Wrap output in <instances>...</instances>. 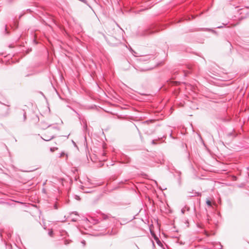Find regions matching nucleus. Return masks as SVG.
Masks as SVG:
<instances>
[{
	"label": "nucleus",
	"instance_id": "obj_24",
	"mask_svg": "<svg viewBox=\"0 0 249 249\" xmlns=\"http://www.w3.org/2000/svg\"><path fill=\"white\" fill-rule=\"evenodd\" d=\"M74 214L75 215H78V213L77 212H72L71 214Z\"/></svg>",
	"mask_w": 249,
	"mask_h": 249
},
{
	"label": "nucleus",
	"instance_id": "obj_10",
	"mask_svg": "<svg viewBox=\"0 0 249 249\" xmlns=\"http://www.w3.org/2000/svg\"><path fill=\"white\" fill-rule=\"evenodd\" d=\"M178 183L179 184V185H181V176H180V174H181V173L180 172H178Z\"/></svg>",
	"mask_w": 249,
	"mask_h": 249
},
{
	"label": "nucleus",
	"instance_id": "obj_25",
	"mask_svg": "<svg viewBox=\"0 0 249 249\" xmlns=\"http://www.w3.org/2000/svg\"><path fill=\"white\" fill-rule=\"evenodd\" d=\"M71 221H73V222H75V221H77V219L74 218H71Z\"/></svg>",
	"mask_w": 249,
	"mask_h": 249
},
{
	"label": "nucleus",
	"instance_id": "obj_12",
	"mask_svg": "<svg viewBox=\"0 0 249 249\" xmlns=\"http://www.w3.org/2000/svg\"><path fill=\"white\" fill-rule=\"evenodd\" d=\"M151 233L152 236H153L154 239L156 241L157 240V239H159L158 237L154 233H152V231H151Z\"/></svg>",
	"mask_w": 249,
	"mask_h": 249
},
{
	"label": "nucleus",
	"instance_id": "obj_28",
	"mask_svg": "<svg viewBox=\"0 0 249 249\" xmlns=\"http://www.w3.org/2000/svg\"><path fill=\"white\" fill-rule=\"evenodd\" d=\"M54 209H58V207H57V205H56V204H55V205H54Z\"/></svg>",
	"mask_w": 249,
	"mask_h": 249
},
{
	"label": "nucleus",
	"instance_id": "obj_17",
	"mask_svg": "<svg viewBox=\"0 0 249 249\" xmlns=\"http://www.w3.org/2000/svg\"><path fill=\"white\" fill-rule=\"evenodd\" d=\"M79 1L83 2L85 4H88V3H87V1L86 0H79Z\"/></svg>",
	"mask_w": 249,
	"mask_h": 249
},
{
	"label": "nucleus",
	"instance_id": "obj_27",
	"mask_svg": "<svg viewBox=\"0 0 249 249\" xmlns=\"http://www.w3.org/2000/svg\"><path fill=\"white\" fill-rule=\"evenodd\" d=\"M53 129H57V130H59V129L58 128V127H57V126H53Z\"/></svg>",
	"mask_w": 249,
	"mask_h": 249
},
{
	"label": "nucleus",
	"instance_id": "obj_31",
	"mask_svg": "<svg viewBox=\"0 0 249 249\" xmlns=\"http://www.w3.org/2000/svg\"><path fill=\"white\" fill-rule=\"evenodd\" d=\"M72 142L73 143V144H74L75 146H76L75 143L72 141Z\"/></svg>",
	"mask_w": 249,
	"mask_h": 249
},
{
	"label": "nucleus",
	"instance_id": "obj_22",
	"mask_svg": "<svg viewBox=\"0 0 249 249\" xmlns=\"http://www.w3.org/2000/svg\"><path fill=\"white\" fill-rule=\"evenodd\" d=\"M81 243L84 246H85L86 245V241L83 240L81 241Z\"/></svg>",
	"mask_w": 249,
	"mask_h": 249
},
{
	"label": "nucleus",
	"instance_id": "obj_3",
	"mask_svg": "<svg viewBox=\"0 0 249 249\" xmlns=\"http://www.w3.org/2000/svg\"><path fill=\"white\" fill-rule=\"evenodd\" d=\"M107 39L108 43L112 46H116L120 42L119 40L117 39L115 37L112 36H108L107 37Z\"/></svg>",
	"mask_w": 249,
	"mask_h": 249
},
{
	"label": "nucleus",
	"instance_id": "obj_20",
	"mask_svg": "<svg viewBox=\"0 0 249 249\" xmlns=\"http://www.w3.org/2000/svg\"><path fill=\"white\" fill-rule=\"evenodd\" d=\"M185 209H184V208H182L181 210V212L182 214H184L185 213Z\"/></svg>",
	"mask_w": 249,
	"mask_h": 249
},
{
	"label": "nucleus",
	"instance_id": "obj_16",
	"mask_svg": "<svg viewBox=\"0 0 249 249\" xmlns=\"http://www.w3.org/2000/svg\"><path fill=\"white\" fill-rule=\"evenodd\" d=\"M48 234L50 236H52L53 235V231L52 230H51L50 231H49L48 232Z\"/></svg>",
	"mask_w": 249,
	"mask_h": 249
},
{
	"label": "nucleus",
	"instance_id": "obj_1",
	"mask_svg": "<svg viewBox=\"0 0 249 249\" xmlns=\"http://www.w3.org/2000/svg\"><path fill=\"white\" fill-rule=\"evenodd\" d=\"M10 113V108L9 106L3 105L0 108V115L2 116L5 117L8 116Z\"/></svg>",
	"mask_w": 249,
	"mask_h": 249
},
{
	"label": "nucleus",
	"instance_id": "obj_19",
	"mask_svg": "<svg viewBox=\"0 0 249 249\" xmlns=\"http://www.w3.org/2000/svg\"><path fill=\"white\" fill-rule=\"evenodd\" d=\"M55 149H57V148L55 147H52L50 148V151L52 152H53V151H54Z\"/></svg>",
	"mask_w": 249,
	"mask_h": 249
},
{
	"label": "nucleus",
	"instance_id": "obj_9",
	"mask_svg": "<svg viewBox=\"0 0 249 249\" xmlns=\"http://www.w3.org/2000/svg\"><path fill=\"white\" fill-rule=\"evenodd\" d=\"M19 114L20 115H23V121L25 122L26 120V113L24 111V110H21L19 112Z\"/></svg>",
	"mask_w": 249,
	"mask_h": 249
},
{
	"label": "nucleus",
	"instance_id": "obj_8",
	"mask_svg": "<svg viewBox=\"0 0 249 249\" xmlns=\"http://www.w3.org/2000/svg\"><path fill=\"white\" fill-rule=\"evenodd\" d=\"M44 138H43L41 137V138L44 140V141H49L52 139H53V138H55V136L54 135H52L51 136H47L46 135H45L44 136Z\"/></svg>",
	"mask_w": 249,
	"mask_h": 249
},
{
	"label": "nucleus",
	"instance_id": "obj_13",
	"mask_svg": "<svg viewBox=\"0 0 249 249\" xmlns=\"http://www.w3.org/2000/svg\"><path fill=\"white\" fill-rule=\"evenodd\" d=\"M157 239V240L156 241V242H157V244L159 245V246L162 245V243L160 242V239Z\"/></svg>",
	"mask_w": 249,
	"mask_h": 249
},
{
	"label": "nucleus",
	"instance_id": "obj_26",
	"mask_svg": "<svg viewBox=\"0 0 249 249\" xmlns=\"http://www.w3.org/2000/svg\"><path fill=\"white\" fill-rule=\"evenodd\" d=\"M156 143L155 142V140H152V144H155Z\"/></svg>",
	"mask_w": 249,
	"mask_h": 249
},
{
	"label": "nucleus",
	"instance_id": "obj_29",
	"mask_svg": "<svg viewBox=\"0 0 249 249\" xmlns=\"http://www.w3.org/2000/svg\"><path fill=\"white\" fill-rule=\"evenodd\" d=\"M223 26H217L216 28H222Z\"/></svg>",
	"mask_w": 249,
	"mask_h": 249
},
{
	"label": "nucleus",
	"instance_id": "obj_33",
	"mask_svg": "<svg viewBox=\"0 0 249 249\" xmlns=\"http://www.w3.org/2000/svg\"><path fill=\"white\" fill-rule=\"evenodd\" d=\"M170 137H171V136H172V134H171V133H170Z\"/></svg>",
	"mask_w": 249,
	"mask_h": 249
},
{
	"label": "nucleus",
	"instance_id": "obj_5",
	"mask_svg": "<svg viewBox=\"0 0 249 249\" xmlns=\"http://www.w3.org/2000/svg\"><path fill=\"white\" fill-rule=\"evenodd\" d=\"M110 217H111L110 214H105L104 213H101V217L99 218V219H100L101 221L106 220Z\"/></svg>",
	"mask_w": 249,
	"mask_h": 249
},
{
	"label": "nucleus",
	"instance_id": "obj_2",
	"mask_svg": "<svg viewBox=\"0 0 249 249\" xmlns=\"http://www.w3.org/2000/svg\"><path fill=\"white\" fill-rule=\"evenodd\" d=\"M153 26H151L150 28H148L147 29H144L141 32H140V36H147L152 34H153L154 33L156 32H158V30H152Z\"/></svg>",
	"mask_w": 249,
	"mask_h": 249
},
{
	"label": "nucleus",
	"instance_id": "obj_15",
	"mask_svg": "<svg viewBox=\"0 0 249 249\" xmlns=\"http://www.w3.org/2000/svg\"><path fill=\"white\" fill-rule=\"evenodd\" d=\"M74 198L77 200H80V197L79 196H77V195H75L74 196Z\"/></svg>",
	"mask_w": 249,
	"mask_h": 249
},
{
	"label": "nucleus",
	"instance_id": "obj_4",
	"mask_svg": "<svg viewBox=\"0 0 249 249\" xmlns=\"http://www.w3.org/2000/svg\"><path fill=\"white\" fill-rule=\"evenodd\" d=\"M188 196L189 197H194V196H201V193L195 191L194 190H192L191 191H188L187 192Z\"/></svg>",
	"mask_w": 249,
	"mask_h": 249
},
{
	"label": "nucleus",
	"instance_id": "obj_11",
	"mask_svg": "<svg viewBox=\"0 0 249 249\" xmlns=\"http://www.w3.org/2000/svg\"><path fill=\"white\" fill-rule=\"evenodd\" d=\"M206 204L208 206L211 207L212 206V203L211 201L209 200H207L206 201Z\"/></svg>",
	"mask_w": 249,
	"mask_h": 249
},
{
	"label": "nucleus",
	"instance_id": "obj_32",
	"mask_svg": "<svg viewBox=\"0 0 249 249\" xmlns=\"http://www.w3.org/2000/svg\"><path fill=\"white\" fill-rule=\"evenodd\" d=\"M29 76V74H27L25 75V76Z\"/></svg>",
	"mask_w": 249,
	"mask_h": 249
},
{
	"label": "nucleus",
	"instance_id": "obj_18",
	"mask_svg": "<svg viewBox=\"0 0 249 249\" xmlns=\"http://www.w3.org/2000/svg\"><path fill=\"white\" fill-rule=\"evenodd\" d=\"M227 136L228 137H231V136H233V134H232V132H229L227 134Z\"/></svg>",
	"mask_w": 249,
	"mask_h": 249
},
{
	"label": "nucleus",
	"instance_id": "obj_6",
	"mask_svg": "<svg viewBox=\"0 0 249 249\" xmlns=\"http://www.w3.org/2000/svg\"><path fill=\"white\" fill-rule=\"evenodd\" d=\"M153 56L152 55H146V56H144L142 57H141L140 59V60L141 61H147L149 60H150V59L152 58H153Z\"/></svg>",
	"mask_w": 249,
	"mask_h": 249
},
{
	"label": "nucleus",
	"instance_id": "obj_7",
	"mask_svg": "<svg viewBox=\"0 0 249 249\" xmlns=\"http://www.w3.org/2000/svg\"><path fill=\"white\" fill-rule=\"evenodd\" d=\"M51 126V124H47L45 122H41L40 123V127L42 129H45Z\"/></svg>",
	"mask_w": 249,
	"mask_h": 249
},
{
	"label": "nucleus",
	"instance_id": "obj_30",
	"mask_svg": "<svg viewBox=\"0 0 249 249\" xmlns=\"http://www.w3.org/2000/svg\"><path fill=\"white\" fill-rule=\"evenodd\" d=\"M205 234L207 236H209V235H210L207 232H206Z\"/></svg>",
	"mask_w": 249,
	"mask_h": 249
},
{
	"label": "nucleus",
	"instance_id": "obj_23",
	"mask_svg": "<svg viewBox=\"0 0 249 249\" xmlns=\"http://www.w3.org/2000/svg\"><path fill=\"white\" fill-rule=\"evenodd\" d=\"M65 155V153L64 152H62L61 154H60V157H62V156H63L64 155Z\"/></svg>",
	"mask_w": 249,
	"mask_h": 249
},
{
	"label": "nucleus",
	"instance_id": "obj_14",
	"mask_svg": "<svg viewBox=\"0 0 249 249\" xmlns=\"http://www.w3.org/2000/svg\"><path fill=\"white\" fill-rule=\"evenodd\" d=\"M83 123H84V126H83L84 130H86L87 129V124L86 123H84V122H83Z\"/></svg>",
	"mask_w": 249,
	"mask_h": 249
},
{
	"label": "nucleus",
	"instance_id": "obj_21",
	"mask_svg": "<svg viewBox=\"0 0 249 249\" xmlns=\"http://www.w3.org/2000/svg\"><path fill=\"white\" fill-rule=\"evenodd\" d=\"M184 209H185V210H186V211H190V208H189V207H187V206H185L184 207Z\"/></svg>",
	"mask_w": 249,
	"mask_h": 249
}]
</instances>
